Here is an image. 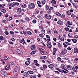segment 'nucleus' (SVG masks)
Here are the masks:
<instances>
[{
	"label": "nucleus",
	"mask_w": 78,
	"mask_h": 78,
	"mask_svg": "<svg viewBox=\"0 0 78 78\" xmlns=\"http://www.w3.org/2000/svg\"><path fill=\"white\" fill-rule=\"evenodd\" d=\"M46 64H48V63H49V64H51V63H52V62H51V60H47L45 62Z\"/></svg>",
	"instance_id": "15"
},
{
	"label": "nucleus",
	"mask_w": 78,
	"mask_h": 78,
	"mask_svg": "<svg viewBox=\"0 0 78 78\" xmlns=\"http://www.w3.org/2000/svg\"><path fill=\"white\" fill-rule=\"evenodd\" d=\"M74 37L76 38V39H77L78 38V35H75L74 36Z\"/></svg>",
	"instance_id": "61"
},
{
	"label": "nucleus",
	"mask_w": 78,
	"mask_h": 78,
	"mask_svg": "<svg viewBox=\"0 0 78 78\" xmlns=\"http://www.w3.org/2000/svg\"><path fill=\"white\" fill-rule=\"evenodd\" d=\"M19 70V67L18 66H17L15 67L14 70L13 71V73H16L17 72H18V71Z\"/></svg>",
	"instance_id": "3"
},
{
	"label": "nucleus",
	"mask_w": 78,
	"mask_h": 78,
	"mask_svg": "<svg viewBox=\"0 0 78 78\" xmlns=\"http://www.w3.org/2000/svg\"><path fill=\"white\" fill-rule=\"evenodd\" d=\"M14 6H19V3L18 2H14Z\"/></svg>",
	"instance_id": "33"
},
{
	"label": "nucleus",
	"mask_w": 78,
	"mask_h": 78,
	"mask_svg": "<svg viewBox=\"0 0 78 78\" xmlns=\"http://www.w3.org/2000/svg\"><path fill=\"white\" fill-rule=\"evenodd\" d=\"M53 51L54 52H56L57 51V49L56 48H54L53 49Z\"/></svg>",
	"instance_id": "40"
},
{
	"label": "nucleus",
	"mask_w": 78,
	"mask_h": 78,
	"mask_svg": "<svg viewBox=\"0 0 78 78\" xmlns=\"http://www.w3.org/2000/svg\"><path fill=\"white\" fill-rule=\"evenodd\" d=\"M72 4L73 5L74 8H76L77 7L76 6V4L73 2H72Z\"/></svg>",
	"instance_id": "25"
},
{
	"label": "nucleus",
	"mask_w": 78,
	"mask_h": 78,
	"mask_svg": "<svg viewBox=\"0 0 78 78\" xmlns=\"http://www.w3.org/2000/svg\"><path fill=\"white\" fill-rule=\"evenodd\" d=\"M67 22L68 23V24L69 25H72V22H70V21H67Z\"/></svg>",
	"instance_id": "43"
},
{
	"label": "nucleus",
	"mask_w": 78,
	"mask_h": 78,
	"mask_svg": "<svg viewBox=\"0 0 78 78\" xmlns=\"http://www.w3.org/2000/svg\"><path fill=\"white\" fill-rule=\"evenodd\" d=\"M18 55H23V52L22 51L20 50L18 53Z\"/></svg>",
	"instance_id": "27"
},
{
	"label": "nucleus",
	"mask_w": 78,
	"mask_h": 78,
	"mask_svg": "<svg viewBox=\"0 0 78 78\" xmlns=\"http://www.w3.org/2000/svg\"><path fill=\"white\" fill-rule=\"evenodd\" d=\"M57 45L58 47H59V48H61L62 47V44H61L60 43H58Z\"/></svg>",
	"instance_id": "28"
},
{
	"label": "nucleus",
	"mask_w": 78,
	"mask_h": 78,
	"mask_svg": "<svg viewBox=\"0 0 78 78\" xmlns=\"http://www.w3.org/2000/svg\"><path fill=\"white\" fill-rule=\"evenodd\" d=\"M23 32L24 35H25V36H26L27 33V31H26L25 30H23Z\"/></svg>",
	"instance_id": "34"
},
{
	"label": "nucleus",
	"mask_w": 78,
	"mask_h": 78,
	"mask_svg": "<svg viewBox=\"0 0 78 78\" xmlns=\"http://www.w3.org/2000/svg\"><path fill=\"white\" fill-rule=\"evenodd\" d=\"M65 17H66V15H65L62 14V18H65Z\"/></svg>",
	"instance_id": "63"
},
{
	"label": "nucleus",
	"mask_w": 78,
	"mask_h": 78,
	"mask_svg": "<svg viewBox=\"0 0 78 78\" xmlns=\"http://www.w3.org/2000/svg\"><path fill=\"white\" fill-rule=\"evenodd\" d=\"M30 48L32 50H36V48L34 45H32L30 47Z\"/></svg>",
	"instance_id": "8"
},
{
	"label": "nucleus",
	"mask_w": 78,
	"mask_h": 78,
	"mask_svg": "<svg viewBox=\"0 0 78 78\" xmlns=\"http://www.w3.org/2000/svg\"><path fill=\"white\" fill-rule=\"evenodd\" d=\"M2 12H6V10L5 9H3L2 10Z\"/></svg>",
	"instance_id": "49"
},
{
	"label": "nucleus",
	"mask_w": 78,
	"mask_h": 78,
	"mask_svg": "<svg viewBox=\"0 0 78 78\" xmlns=\"http://www.w3.org/2000/svg\"><path fill=\"white\" fill-rule=\"evenodd\" d=\"M57 23L58 25H64V22L61 20H58L57 22Z\"/></svg>",
	"instance_id": "7"
},
{
	"label": "nucleus",
	"mask_w": 78,
	"mask_h": 78,
	"mask_svg": "<svg viewBox=\"0 0 78 78\" xmlns=\"http://www.w3.org/2000/svg\"><path fill=\"white\" fill-rule=\"evenodd\" d=\"M55 14L56 16H61V13H59L58 12H55Z\"/></svg>",
	"instance_id": "23"
},
{
	"label": "nucleus",
	"mask_w": 78,
	"mask_h": 78,
	"mask_svg": "<svg viewBox=\"0 0 78 78\" xmlns=\"http://www.w3.org/2000/svg\"><path fill=\"white\" fill-rule=\"evenodd\" d=\"M36 53V51H33L30 53V54L31 55H34V54H35Z\"/></svg>",
	"instance_id": "29"
},
{
	"label": "nucleus",
	"mask_w": 78,
	"mask_h": 78,
	"mask_svg": "<svg viewBox=\"0 0 78 78\" xmlns=\"http://www.w3.org/2000/svg\"><path fill=\"white\" fill-rule=\"evenodd\" d=\"M44 17L46 19L48 20H50L51 19V15L47 14H45L44 15Z\"/></svg>",
	"instance_id": "2"
},
{
	"label": "nucleus",
	"mask_w": 78,
	"mask_h": 78,
	"mask_svg": "<svg viewBox=\"0 0 78 78\" xmlns=\"http://www.w3.org/2000/svg\"><path fill=\"white\" fill-rule=\"evenodd\" d=\"M24 20L27 22H29L30 21V18L28 17H26L24 18Z\"/></svg>",
	"instance_id": "17"
},
{
	"label": "nucleus",
	"mask_w": 78,
	"mask_h": 78,
	"mask_svg": "<svg viewBox=\"0 0 78 78\" xmlns=\"http://www.w3.org/2000/svg\"><path fill=\"white\" fill-rule=\"evenodd\" d=\"M13 78H17V75H14V77Z\"/></svg>",
	"instance_id": "64"
},
{
	"label": "nucleus",
	"mask_w": 78,
	"mask_h": 78,
	"mask_svg": "<svg viewBox=\"0 0 78 78\" xmlns=\"http://www.w3.org/2000/svg\"><path fill=\"white\" fill-rule=\"evenodd\" d=\"M25 64L27 66H28V65L30 64V62L29 61H27L25 62Z\"/></svg>",
	"instance_id": "24"
},
{
	"label": "nucleus",
	"mask_w": 78,
	"mask_h": 78,
	"mask_svg": "<svg viewBox=\"0 0 78 78\" xmlns=\"http://www.w3.org/2000/svg\"><path fill=\"white\" fill-rule=\"evenodd\" d=\"M41 32L42 33V34H44L45 33V30L44 29L41 30Z\"/></svg>",
	"instance_id": "37"
},
{
	"label": "nucleus",
	"mask_w": 78,
	"mask_h": 78,
	"mask_svg": "<svg viewBox=\"0 0 78 78\" xmlns=\"http://www.w3.org/2000/svg\"><path fill=\"white\" fill-rule=\"evenodd\" d=\"M40 52L41 55H45L44 52L43 51H41Z\"/></svg>",
	"instance_id": "58"
},
{
	"label": "nucleus",
	"mask_w": 78,
	"mask_h": 78,
	"mask_svg": "<svg viewBox=\"0 0 78 78\" xmlns=\"http://www.w3.org/2000/svg\"><path fill=\"white\" fill-rule=\"evenodd\" d=\"M54 72H55L56 73H57V74H58V75H59L60 74V73L58 71H54Z\"/></svg>",
	"instance_id": "60"
},
{
	"label": "nucleus",
	"mask_w": 78,
	"mask_h": 78,
	"mask_svg": "<svg viewBox=\"0 0 78 78\" xmlns=\"http://www.w3.org/2000/svg\"><path fill=\"white\" fill-rule=\"evenodd\" d=\"M45 7L46 8V11L47 10H48V9H50V8H49V7H48V5H46L45 6Z\"/></svg>",
	"instance_id": "48"
},
{
	"label": "nucleus",
	"mask_w": 78,
	"mask_h": 78,
	"mask_svg": "<svg viewBox=\"0 0 78 78\" xmlns=\"http://www.w3.org/2000/svg\"><path fill=\"white\" fill-rule=\"evenodd\" d=\"M39 36H40L41 37H42V38H43V37H44V35L43 34H40L39 35Z\"/></svg>",
	"instance_id": "55"
},
{
	"label": "nucleus",
	"mask_w": 78,
	"mask_h": 78,
	"mask_svg": "<svg viewBox=\"0 0 78 78\" xmlns=\"http://www.w3.org/2000/svg\"><path fill=\"white\" fill-rule=\"evenodd\" d=\"M47 33H48V34H51V30L50 29L48 30H47Z\"/></svg>",
	"instance_id": "31"
},
{
	"label": "nucleus",
	"mask_w": 78,
	"mask_h": 78,
	"mask_svg": "<svg viewBox=\"0 0 78 78\" xmlns=\"http://www.w3.org/2000/svg\"><path fill=\"white\" fill-rule=\"evenodd\" d=\"M33 23H36V20H33L32 21Z\"/></svg>",
	"instance_id": "53"
},
{
	"label": "nucleus",
	"mask_w": 78,
	"mask_h": 78,
	"mask_svg": "<svg viewBox=\"0 0 78 78\" xmlns=\"http://www.w3.org/2000/svg\"><path fill=\"white\" fill-rule=\"evenodd\" d=\"M51 3H52L53 4H56V1L54 0H53L51 1Z\"/></svg>",
	"instance_id": "30"
},
{
	"label": "nucleus",
	"mask_w": 78,
	"mask_h": 78,
	"mask_svg": "<svg viewBox=\"0 0 78 78\" xmlns=\"http://www.w3.org/2000/svg\"><path fill=\"white\" fill-rule=\"evenodd\" d=\"M17 11L18 12H22V9L20 8H19L17 9Z\"/></svg>",
	"instance_id": "21"
},
{
	"label": "nucleus",
	"mask_w": 78,
	"mask_h": 78,
	"mask_svg": "<svg viewBox=\"0 0 78 78\" xmlns=\"http://www.w3.org/2000/svg\"><path fill=\"white\" fill-rule=\"evenodd\" d=\"M32 68L33 70H35V71H37V69H36V66H34Z\"/></svg>",
	"instance_id": "44"
},
{
	"label": "nucleus",
	"mask_w": 78,
	"mask_h": 78,
	"mask_svg": "<svg viewBox=\"0 0 78 78\" xmlns=\"http://www.w3.org/2000/svg\"><path fill=\"white\" fill-rule=\"evenodd\" d=\"M60 39L61 41H64V38L63 37H61Z\"/></svg>",
	"instance_id": "57"
},
{
	"label": "nucleus",
	"mask_w": 78,
	"mask_h": 78,
	"mask_svg": "<svg viewBox=\"0 0 78 78\" xmlns=\"http://www.w3.org/2000/svg\"><path fill=\"white\" fill-rule=\"evenodd\" d=\"M48 67L50 69H52V68H53L54 67H55V66H54V65L53 64H51L49 65L48 66Z\"/></svg>",
	"instance_id": "14"
},
{
	"label": "nucleus",
	"mask_w": 78,
	"mask_h": 78,
	"mask_svg": "<svg viewBox=\"0 0 78 78\" xmlns=\"http://www.w3.org/2000/svg\"><path fill=\"white\" fill-rule=\"evenodd\" d=\"M66 13L68 15H69V16H70V15H71V14H72V13H71L70 12V11H66Z\"/></svg>",
	"instance_id": "26"
},
{
	"label": "nucleus",
	"mask_w": 78,
	"mask_h": 78,
	"mask_svg": "<svg viewBox=\"0 0 78 78\" xmlns=\"http://www.w3.org/2000/svg\"><path fill=\"white\" fill-rule=\"evenodd\" d=\"M48 47V48H51L52 47V45L51 44H47Z\"/></svg>",
	"instance_id": "36"
},
{
	"label": "nucleus",
	"mask_w": 78,
	"mask_h": 78,
	"mask_svg": "<svg viewBox=\"0 0 78 78\" xmlns=\"http://www.w3.org/2000/svg\"><path fill=\"white\" fill-rule=\"evenodd\" d=\"M57 61H61L62 60L61 58L59 57H58L57 58Z\"/></svg>",
	"instance_id": "50"
},
{
	"label": "nucleus",
	"mask_w": 78,
	"mask_h": 78,
	"mask_svg": "<svg viewBox=\"0 0 78 78\" xmlns=\"http://www.w3.org/2000/svg\"><path fill=\"white\" fill-rule=\"evenodd\" d=\"M40 69H41V70H45V69L42 67H40Z\"/></svg>",
	"instance_id": "54"
},
{
	"label": "nucleus",
	"mask_w": 78,
	"mask_h": 78,
	"mask_svg": "<svg viewBox=\"0 0 78 78\" xmlns=\"http://www.w3.org/2000/svg\"><path fill=\"white\" fill-rule=\"evenodd\" d=\"M43 67L44 69V70L48 67V66H47L46 65H43Z\"/></svg>",
	"instance_id": "22"
},
{
	"label": "nucleus",
	"mask_w": 78,
	"mask_h": 78,
	"mask_svg": "<svg viewBox=\"0 0 78 78\" xmlns=\"http://www.w3.org/2000/svg\"><path fill=\"white\" fill-rule=\"evenodd\" d=\"M68 36H69V37H72V33H69L68 34Z\"/></svg>",
	"instance_id": "59"
},
{
	"label": "nucleus",
	"mask_w": 78,
	"mask_h": 78,
	"mask_svg": "<svg viewBox=\"0 0 78 78\" xmlns=\"http://www.w3.org/2000/svg\"><path fill=\"white\" fill-rule=\"evenodd\" d=\"M61 68L62 69L65 70H66V71H67V69H66V66L65 65L62 64L61 65Z\"/></svg>",
	"instance_id": "9"
},
{
	"label": "nucleus",
	"mask_w": 78,
	"mask_h": 78,
	"mask_svg": "<svg viewBox=\"0 0 78 78\" xmlns=\"http://www.w3.org/2000/svg\"><path fill=\"white\" fill-rule=\"evenodd\" d=\"M13 19V18L12 17H10L7 19V21H10V20H12V19Z\"/></svg>",
	"instance_id": "38"
},
{
	"label": "nucleus",
	"mask_w": 78,
	"mask_h": 78,
	"mask_svg": "<svg viewBox=\"0 0 78 78\" xmlns=\"http://www.w3.org/2000/svg\"><path fill=\"white\" fill-rule=\"evenodd\" d=\"M24 75L26 76H28L29 75V74L28 73V72H25L24 73Z\"/></svg>",
	"instance_id": "19"
},
{
	"label": "nucleus",
	"mask_w": 78,
	"mask_h": 78,
	"mask_svg": "<svg viewBox=\"0 0 78 78\" xmlns=\"http://www.w3.org/2000/svg\"><path fill=\"white\" fill-rule=\"evenodd\" d=\"M69 30V28H68L67 27H66L65 28V30L66 31H68Z\"/></svg>",
	"instance_id": "51"
},
{
	"label": "nucleus",
	"mask_w": 78,
	"mask_h": 78,
	"mask_svg": "<svg viewBox=\"0 0 78 78\" xmlns=\"http://www.w3.org/2000/svg\"><path fill=\"white\" fill-rule=\"evenodd\" d=\"M74 52L75 53H78V49L77 48H75L74 49Z\"/></svg>",
	"instance_id": "11"
},
{
	"label": "nucleus",
	"mask_w": 78,
	"mask_h": 78,
	"mask_svg": "<svg viewBox=\"0 0 78 78\" xmlns=\"http://www.w3.org/2000/svg\"><path fill=\"white\" fill-rule=\"evenodd\" d=\"M63 44L64 45V47H65V48H66L67 47V46H68V45H67L66 44L64 43H63Z\"/></svg>",
	"instance_id": "47"
},
{
	"label": "nucleus",
	"mask_w": 78,
	"mask_h": 78,
	"mask_svg": "<svg viewBox=\"0 0 78 78\" xmlns=\"http://www.w3.org/2000/svg\"><path fill=\"white\" fill-rule=\"evenodd\" d=\"M2 22L4 23H6V20H3Z\"/></svg>",
	"instance_id": "62"
},
{
	"label": "nucleus",
	"mask_w": 78,
	"mask_h": 78,
	"mask_svg": "<svg viewBox=\"0 0 78 78\" xmlns=\"http://www.w3.org/2000/svg\"><path fill=\"white\" fill-rule=\"evenodd\" d=\"M71 40L72 41H73L74 43H76L77 42V40L73 39H72Z\"/></svg>",
	"instance_id": "32"
},
{
	"label": "nucleus",
	"mask_w": 78,
	"mask_h": 78,
	"mask_svg": "<svg viewBox=\"0 0 78 78\" xmlns=\"http://www.w3.org/2000/svg\"><path fill=\"white\" fill-rule=\"evenodd\" d=\"M9 67H10L9 65H7L5 68V70H8L9 69Z\"/></svg>",
	"instance_id": "10"
},
{
	"label": "nucleus",
	"mask_w": 78,
	"mask_h": 78,
	"mask_svg": "<svg viewBox=\"0 0 78 78\" xmlns=\"http://www.w3.org/2000/svg\"><path fill=\"white\" fill-rule=\"evenodd\" d=\"M46 11L47 14H51V10H50V9L47 10Z\"/></svg>",
	"instance_id": "12"
},
{
	"label": "nucleus",
	"mask_w": 78,
	"mask_h": 78,
	"mask_svg": "<svg viewBox=\"0 0 78 78\" xmlns=\"http://www.w3.org/2000/svg\"><path fill=\"white\" fill-rule=\"evenodd\" d=\"M10 33L11 34H14V32L12 31H10Z\"/></svg>",
	"instance_id": "52"
},
{
	"label": "nucleus",
	"mask_w": 78,
	"mask_h": 78,
	"mask_svg": "<svg viewBox=\"0 0 78 78\" xmlns=\"http://www.w3.org/2000/svg\"><path fill=\"white\" fill-rule=\"evenodd\" d=\"M28 8L29 9H33L35 8V4L33 3L29 4L28 5Z\"/></svg>",
	"instance_id": "1"
},
{
	"label": "nucleus",
	"mask_w": 78,
	"mask_h": 78,
	"mask_svg": "<svg viewBox=\"0 0 78 78\" xmlns=\"http://www.w3.org/2000/svg\"><path fill=\"white\" fill-rule=\"evenodd\" d=\"M72 70L73 72H76L78 70V69H77V66H73L72 68Z\"/></svg>",
	"instance_id": "6"
},
{
	"label": "nucleus",
	"mask_w": 78,
	"mask_h": 78,
	"mask_svg": "<svg viewBox=\"0 0 78 78\" xmlns=\"http://www.w3.org/2000/svg\"><path fill=\"white\" fill-rule=\"evenodd\" d=\"M1 73L2 75H4V76H6L8 74L6 72V71H4L3 70H1Z\"/></svg>",
	"instance_id": "5"
},
{
	"label": "nucleus",
	"mask_w": 78,
	"mask_h": 78,
	"mask_svg": "<svg viewBox=\"0 0 78 78\" xmlns=\"http://www.w3.org/2000/svg\"><path fill=\"white\" fill-rule=\"evenodd\" d=\"M35 12H36V14H38L39 13V10H36Z\"/></svg>",
	"instance_id": "56"
},
{
	"label": "nucleus",
	"mask_w": 78,
	"mask_h": 78,
	"mask_svg": "<svg viewBox=\"0 0 78 78\" xmlns=\"http://www.w3.org/2000/svg\"><path fill=\"white\" fill-rule=\"evenodd\" d=\"M27 34H29V35H31V32L30 31H27Z\"/></svg>",
	"instance_id": "45"
},
{
	"label": "nucleus",
	"mask_w": 78,
	"mask_h": 78,
	"mask_svg": "<svg viewBox=\"0 0 78 78\" xmlns=\"http://www.w3.org/2000/svg\"><path fill=\"white\" fill-rule=\"evenodd\" d=\"M67 68L68 69V70H72V67H71V66L70 65H68L67 66Z\"/></svg>",
	"instance_id": "18"
},
{
	"label": "nucleus",
	"mask_w": 78,
	"mask_h": 78,
	"mask_svg": "<svg viewBox=\"0 0 78 78\" xmlns=\"http://www.w3.org/2000/svg\"><path fill=\"white\" fill-rule=\"evenodd\" d=\"M46 2L45 0H41V4L43 5L45 4Z\"/></svg>",
	"instance_id": "20"
},
{
	"label": "nucleus",
	"mask_w": 78,
	"mask_h": 78,
	"mask_svg": "<svg viewBox=\"0 0 78 78\" xmlns=\"http://www.w3.org/2000/svg\"><path fill=\"white\" fill-rule=\"evenodd\" d=\"M28 72L30 74H33V73H34V72L33 71L31 70L28 71Z\"/></svg>",
	"instance_id": "41"
},
{
	"label": "nucleus",
	"mask_w": 78,
	"mask_h": 78,
	"mask_svg": "<svg viewBox=\"0 0 78 78\" xmlns=\"http://www.w3.org/2000/svg\"><path fill=\"white\" fill-rule=\"evenodd\" d=\"M5 39L4 38V37H3V36H0V40L1 41H3Z\"/></svg>",
	"instance_id": "39"
},
{
	"label": "nucleus",
	"mask_w": 78,
	"mask_h": 78,
	"mask_svg": "<svg viewBox=\"0 0 78 78\" xmlns=\"http://www.w3.org/2000/svg\"><path fill=\"white\" fill-rule=\"evenodd\" d=\"M37 3L38 5V7H41V6H42V5H41V2L39 1H38L37 2Z\"/></svg>",
	"instance_id": "13"
},
{
	"label": "nucleus",
	"mask_w": 78,
	"mask_h": 78,
	"mask_svg": "<svg viewBox=\"0 0 78 78\" xmlns=\"http://www.w3.org/2000/svg\"><path fill=\"white\" fill-rule=\"evenodd\" d=\"M67 52V49L65 48H64L62 50V51L61 52V53L63 55H64V54H66Z\"/></svg>",
	"instance_id": "4"
},
{
	"label": "nucleus",
	"mask_w": 78,
	"mask_h": 78,
	"mask_svg": "<svg viewBox=\"0 0 78 78\" xmlns=\"http://www.w3.org/2000/svg\"><path fill=\"white\" fill-rule=\"evenodd\" d=\"M9 6H10L12 7H14V2L12 3H11L9 4L8 5Z\"/></svg>",
	"instance_id": "16"
},
{
	"label": "nucleus",
	"mask_w": 78,
	"mask_h": 78,
	"mask_svg": "<svg viewBox=\"0 0 78 78\" xmlns=\"http://www.w3.org/2000/svg\"><path fill=\"white\" fill-rule=\"evenodd\" d=\"M22 8H27V5L24 4L23 5H22Z\"/></svg>",
	"instance_id": "46"
},
{
	"label": "nucleus",
	"mask_w": 78,
	"mask_h": 78,
	"mask_svg": "<svg viewBox=\"0 0 78 78\" xmlns=\"http://www.w3.org/2000/svg\"><path fill=\"white\" fill-rule=\"evenodd\" d=\"M30 78H36V75H34V76H31L30 77Z\"/></svg>",
	"instance_id": "42"
},
{
	"label": "nucleus",
	"mask_w": 78,
	"mask_h": 78,
	"mask_svg": "<svg viewBox=\"0 0 78 78\" xmlns=\"http://www.w3.org/2000/svg\"><path fill=\"white\" fill-rule=\"evenodd\" d=\"M56 70H57L58 71H59L60 72H61L62 73H63V72H62V71L61 70V69H60L59 68H56Z\"/></svg>",
	"instance_id": "35"
}]
</instances>
